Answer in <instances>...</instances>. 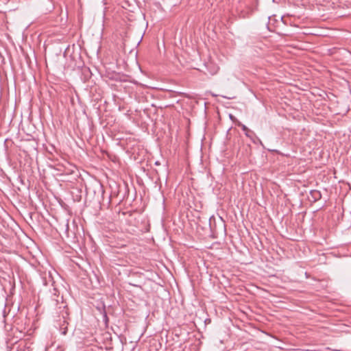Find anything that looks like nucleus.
<instances>
[{
    "label": "nucleus",
    "instance_id": "0eeeda50",
    "mask_svg": "<svg viewBox=\"0 0 351 351\" xmlns=\"http://www.w3.org/2000/svg\"><path fill=\"white\" fill-rule=\"evenodd\" d=\"M230 119H232V118H233L232 115H231V114L230 115Z\"/></svg>",
    "mask_w": 351,
    "mask_h": 351
},
{
    "label": "nucleus",
    "instance_id": "423d86ee",
    "mask_svg": "<svg viewBox=\"0 0 351 351\" xmlns=\"http://www.w3.org/2000/svg\"><path fill=\"white\" fill-rule=\"evenodd\" d=\"M57 351H63V349H62V348H58V350H57Z\"/></svg>",
    "mask_w": 351,
    "mask_h": 351
},
{
    "label": "nucleus",
    "instance_id": "f03ea898",
    "mask_svg": "<svg viewBox=\"0 0 351 351\" xmlns=\"http://www.w3.org/2000/svg\"><path fill=\"white\" fill-rule=\"evenodd\" d=\"M66 324H67V322L64 320L62 326H61V330H62L61 332L64 335H65L67 332V327L66 326Z\"/></svg>",
    "mask_w": 351,
    "mask_h": 351
},
{
    "label": "nucleus",
    "instance_id": "39448f33",
    "mask_svg": "<svg viewBox=\"0 0 351 351\" xmlns=\"http://www.w3.org/2000/svg\"><path fill=\"white\" fill-rule=\"evenodd\" d=\"M43 284H44L45 285H47V280H46V278H45V277H44V278H43Z\"/></svg>",
    "mask_w": 351,
    "mask_h": 351
},
{
    "label": "nucleus",
    "instance_id": "7ed1b4c3",
    "mask_svg": "<svg viewBox=\"0 0 351 351\" xmlns=\"http://www.w3.org/2000/svg\"><path fill=\"white\" fill-rule=\"evenodd\" d=\"M237 125L241 128L242 130L245 132V134L246 132H251V130L241 123L239 122Z\"/></svg>",
    "mask_w": 351,
    "mask_h": 351
},
{
    "label": "nucleus",
    "instance_id": "f257e3e1",
    "mask_svg": "<svg viewBox=\"0 0 351 351\" xmlns=\"http://www.w3.org/2000/svg\"><path fill=\"white\" fill-rule=\"evenodd\" d=\"M311 195L313 197L315 201H317V199H320L321 197V193L319 191H311Z\"/></svg>",
    "mask_w": 351,
    "mask_h": 351
},
{
    "label": "nucleus",
    "instance_id": "20e7f679",
    "mask_svg": "<svg viewBox=\"0 0 351 351\" xmlns=\"http://www.w3.org/2000/svg\"><path fill=\"white\" fill-rule=\"evenodd\" d=\"M245 134L246 136L251 139H252L254 136H255L254 133L252 131H251V132H246Z\"/></svg>",
    "mask_w": 351,
    "mask_h": 351
}]
</instances>
